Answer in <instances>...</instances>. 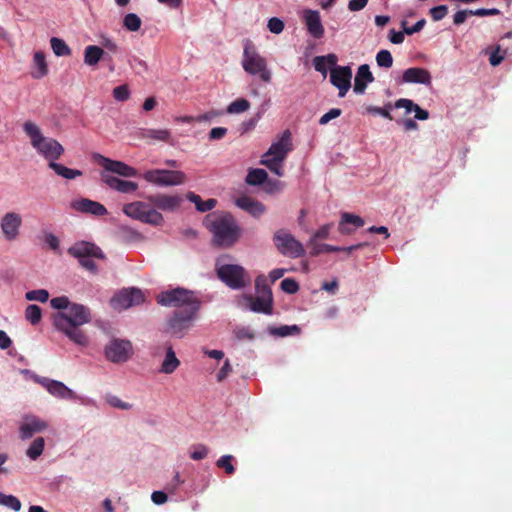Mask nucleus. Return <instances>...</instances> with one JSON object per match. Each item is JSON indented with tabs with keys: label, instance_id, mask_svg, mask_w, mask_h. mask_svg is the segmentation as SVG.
<instances>
[{
	"label": "nucleus",
	"instance_id": "obj_21",
	"mask_svg": "<svg viewBox=\"0 0 512 512\" xmlns=\"http://www.w3.org/2000/svg\"><path fill=\"white\" fill-rule=\"evenodd\" d=\"M243 299L248 305L249 309L253 312L267 315H270L273 312V300L257 295L254 297L250 294L244 295Z\"/></svg>",
	"mask_w": 512,
	"mask_h": 512
},
{
	"label": "nucleus",
	"instance_id": "obj_27",
	"mask_svg": "<svg viewBox=\"0 0 512 512\" xmlns=\"http://www.w3.org/2000/svg\"><path fill=\"white\" fill-rule=\"evenodd\" d=\"M47 424L39 418L33 417L24 422L20 427V436L22 439H29L35 433L44 431Z\"/></svg>",
	"mask_w": 512,
	"mask_h": 512
},
{
	"label": "nucleus",
	"instance_id": "obj_23",
	"mask_svg": "<svg viewBox=\"0 0 512 512\" xmlns=\"http://www.w3.org/2000/svg\"><path fill=\"white\" fill-rule=\"evenodd\" d=\"M402 82L431 85V75L425 68L412 67L403 72Z\"/></svg>",
	"mask_w": 512,
	"mask_h": 512
},
{
	"label": "nucleus",
	"instance_id": "obj_59",
	"mask_svg": "<svg viewBox=\"0 0 512 512\" xmlns=\"http://www.w3.org/2000/svg\"><path fill=\"white\" fill-rule=\"evenodd\" d=\"M331 228L332 224L323 225L314 233L311 239H314V242H316L317 239H326L330 233Z\"/></svg>",
	"mask_w": 512,
	"mask_h": 512
},
{
	"label": "nucleus",
	"instance_id": "obj_5",
	"mask_svg": "<svg viewBox=\"0 0 512 512\" xmlns=\"http://www.w3.org/2000/svg\"><path fill=\"white\" fill-rule=\"evenodd\" d=\"M291 146V133L289 130H285L281 138L277 142L271 144L268 151L262 156L260 163L266 166L277 176H282V162L291 150Z\"/></svg>",
	"mask_w": 512,
	"mask_h": 512
},
{
	"label": "nucleus",
	"instance_id": "obj_12",
	"mask_svg": "<svg viewBox=\"0 0 512 512\" xmlns=\"http://www.w3.org/2000/svg\"><path fill=\"white\" fill-rule=\"evenodd\" d=\"M133 355V346L129 340L112 339L105 346V356L112 363L127 362Z\"/></svg>",
	"mask_w": 512,
	"mask_h": 512
},
{
	"label": "nucleus",
	"instance_id": "obj_19",
	"mask_svg": "<svg viewBox=\"0 0 512 512\" xmlns=\"http://www.w3.org/2000/svg\"><path fill=\"white\" fill-rule=\"evenodd\" d=\"M303 21L308 33L315 39H320L324 35V27L321 22L320 13L317 10L307 9L303 13Z\"/></svg>",
	"mask_w": 512,
	"mask_h": 512
},
{
	"label": "nucleus",
	"instance_id": "obj_53",
	"mask_svg": "<svg viewBox=\"0 0 512 512\" xmlns=\"http://www.w3.org/2000/svg\"><path fill=\"white\" fill-rule=\"evenodd\" d=\"M267 27L270 32L279 34L284 29V22L277 17H272L269 19Z\"/></svg>",
	"mask_w": 512,
	"mask_h": 512
},
{
	"label": "nucleus",
	"instance_id": "obj_10",
	"mask_svg": "<svg viewBox=\"0 0 512 512\" xmlns=\"http://www.w3.org/2000/svg\"><path fill=\"white\" fill-rule=\"evenodd\" d=\"M142 177L148 182L160 187L178 186L186 182V175L179 170L152 169L146 171Z\"/></svg>",
	"mask_w": 512,
	"mask_h": 512
},
{
	"label": "nucleus",
	"instance_id": "obj_14",
	"mask_svg": "<svg viewBox=\"0 0 512 512\" xmlns=\"http://www.w3.org/2000/svg\"><path fill=\"white\" fill-rule=\"evenodd\" d=\"M352 69L350 66L330 68V82L338 88L339 97H344L351 87Z\"/></svg>",
	"mask_w": 512,
	"mask_h": 512
},
{
	"label": "nucleus",
	"instance_id": "obj_9",
	"mask_svg": "<svg viewBox=\"0 0 512 512\" xmlns=\"http://www.w3.org/2000/svg\"><path fill=\"white\" fill-rule=\"evenodd\" d=\"M242 66L251 75L259 74L263 82L269 83L271 81V72L267 69L265 58L259 55L250 44H247L244 48Z\"/></svg>",
	"mask_w": 512,
	"mask_h": 512
},
{
	"label": "nucleus",
	"instance_id": "obj_48",
	"mask_svg": "<svg viewBox=\"0 0 512 512\" xmlns=\"http://www.w3.org/2000/svg\"><path fill=\"white\" fill-rule=\"evenodd\" d=\"M113 97L116 101L124 102L130 97V90L127 84L117 86L113 89Z\"/></svg>",
	"mask_w": 512,
	"mask_h": 512
},
{
	"label": "nucleus",
	"instance_id": "obj_25",
	"mask_svg": "<svg viewBox=\"0 0 512 512\" xmlns=\"http://www.w3.org/2000/svg\"><path fill=\"white\" fill-rule=\"evenodd\" d=\"M235 204L242 210L248 212L253 217H260L266 211L263 203L248 196H242L236 199Z\"/></svg>",
	"mask_w": 512,
	"mask_h": 512
},
{
	"label": "nucleus",
	"instance_id": "obj_55",
	"mask_svg": "<svg viewBox=\"0 0 512 512\" xmlns=\"http://www.w3.org/2000/svg\"><path fill=\"white\" fill-rule=\"evenodd\" d=\"M415 106L416 104L412 100L405 98L398 99L394 104L395 108H404L407 114L411 113Z\"/></svg>",
	"mask_w": 512,
	"mask_h": 512
},
{
	"label": "nucleus",
	"instance_id": "obj_7",
	"mask_svg": "<svg viewBox=\"0 0 512 512\" xmlns=\"http://www.w3.org/2000/svg\"><path fill=\"white\" fill-rule=\"evenodd\" d=\"M123 212L128 217L153 226H160L164 222L163 215L148 201H135L123 206Z\"/></svg>",
	"mask_w": 512,
	"mask_h": 512
},
{
	"label": "nucleus",
	"instance_id": "obj_45",
	"mask_svg": "<svg viewBox=\"0 0 512 512\" xmlns=\"http://www.w3.org/2000/svg\"><path fill=\"white\" fill-rule=\"evenodd\" d=\"M300 332V328L297 325H284L280 327H274L270 329V333L276 336L285 337L293 334H298Z\"/></svg>",
	"mask_w": 512,
	"mask_h": 512
},
{
	"label": "nucleus",
	"instance_id": "obj_42",
	"mask_svg": "<svg viewBox=\"0 0 512 512\" xmlns=\"http://www.w3.org/2000/svg\"><path fill=\"white\" fill-rule=\"evenodd\" d=\"M142 21L140 17L134 13L127 14L123 19V26L132 32H136L140 29Z\"/></svg>",
	"mask_w": 512,
	"mask_h": 512
},
{
	"label": "nucleus",
	"instance_id": "obj_46",
	"mask_svg": "<svg viewBox=\"0 0 512 512\" xmlns=\"http://www.w3.org/2000/svg\"><path fill=\"white\" fill-rule=\"evenodd\" d=\"M376 62L379 67L391 68L393 65L392 54L388 50H380L376 55Z\"/></svg>",
	"mask_w": 512,
	"mask_h": 512
},
{
	"label": "nucleus",
	"instance_id": "obj_16",
	"mask_svg": "<svg viewBox=\"0 0 512 512\" xmlns=\"http://www.w3.org/2000/svg\"><path fill=\"white\" fill-rule=\"evenodd\" d=\"M144 301L141 290L136 288L125 289L116 294L111 302L117 309H127L133 305L140 304Z\"/></svg>",
	"mask_w": 512,
	"mask_h": 512
},
{
	"label": "nucleus",
	"instance_id": "obj_18",
	"mask_svg": "<svg viewBox=\"0 0 512 512\" xmlns=\"http://www.w3.org/2000/svg\"><path fill=\"white\" fill-rule=\"evenodd\" d=\"M147 200L153 207L162 211L173 212L178 209L183 201L180 195L155 194L149 195Z\"/></svg>",
	"mask_w": 512,
	"mask_h": 512
},
{
	"label": "nucleus",
	"instance_id": "obj_32",
	"mask_svg": "<svg viewBox=\"0 0 512 512\" xmlns=\"http://www.w3.org/2000/svg\"><path fill=\"white\" fill-rule=\"evenodd\" d=\"M187 199L194 203L195 206H196V209L199 211V212H207V211H210L212 210L213 208L216 207L217 205V200L214 199V198H210L206 201H203L201 199V197L197 194H195L194 192H188L187 195H186Z\"/></svg>",
	"mask_w": 512,
	"mask_h": 512
},
{
	"label": "nucleus",
	"instance_id": "obj_34",
	"mask_svg": "<svg viewBox=\"0 0 512 512\" xmlns=\"http://www.w3.org/2000/svg\"><path fill=\"white\" fill-rule=\"evenodd\" d=\"M255 290L257 296H263L273 300L272 290L268 284V280L264 275H259L255 279Z\"/></svg>",
	"mask_w": 512,
	"mask_h": 512
},
{
	"label": "nucleus",
	"instance_id": "obj_60",
	"mask_svg": "<svg viewBox=\"0 0 512 512\" xmlns=\"http://www.w3.org/2000/svg\"><path fill=\"white\" fill-rule=\"evenodd\" d=\"M227 131L228 130L225 127L212 128L211 131L209 132V139L212 141L220 140L226 136Z\"/></svg>",
	"mask_w": 512,
	"mask_h": 512
},
{
	"label": "nucleus",
	"instance_id": "obj_28",
	"mask_svg": "<svg viewBox=\"0 0 512 512\" xmlns=\"http://www.w3.org/2000/svg\"><path fill=\"white\" fill-rule=\"evenodd\" d=\"M348 224H352L358 228L364 225V220L358 215L344 212L341 214V220L339 222V232L341 234L348 235L353 232V229L347 226Z\"/></svg>",
	"mask_w": 512,
	"mask_h": 512
},
{
	"label": "nucleus",
	"instance_id": "obj_2",
	"mask_svg": "<svg viewBox=\"0 0 512 512\" xmlns=\"http://www.w3.org/2000/svg\"><path fill=\"white\" fill-rule=\"evenodd\" d=\"M50 305L59 310L53 316V324L56 329L65 334L73 343L87 346L89 337L81 326L91 321L90 309L82 304L71 303L66 296L52 298Z\"/></svg>",
	"mask_w": 512,
	"mask_h": 512
},
{
	"label": "nucleus",
	"instance_id": "obj_17",
	"mask_svg": "<svg viewBox=\"0 0 512 512\" xmlns=\"http://www.w3.org/2000/svg\"><path fill=\"white\" fill-rule=\"evenodd\" d=\"M22 225V217L16 212H7L1 218L0 226L4 238L13 241L19 236Z\"/></svg>",
	"mask_w": 512,
	"mask_h": 512
},
{
	"label": "nucleus",
	"instance_id": "obj_41",
	"mask_svg": "<svg viewBox=\"0 0 512 512\" xmlns=\"http://www.w3.org/2000/svg\"><path fill=\"white\" fill-rule=\"evenodd\" d=\"M25 317L32 325H36L41 320L42 310L38 305L31 304L25 310Z\"/></svg>",
	"mask_w": 512,
	"mask_h": 512
},
{
	"label": "nucleus",
	"instance_id": "obj_24",
	"mask_svg": "<svg viewBox=\"0 0 512 512\" xmlns=\"http://www.w3.org/2000/svg\"><path fill=\"white\" fill-rule=\"evenodd\" d=\"M374 81V76L370 71V67L368 64H362L358 67L355 79L353 90L356 94H363L367 88L369 83Z\"/></svg>",
	"mask_w": 512,
	"mask_h": 512
},
{
	"label": "nucleus",
	"instance_id": "obj_43",
	"mask_svg": "<svg viewBox=\"0 0 512 512\" xmlns=\"http://www.w3.org/2000/svg\"><path fill=\"white\" fill-rule=\"evenodd\" d=\"M233 459L232 455H223L216 461V466L223 469L226 474L232 475L235 472V467L232 464Z\"/></svg>",
	"mask_w": 512,
	"mask_h": 512
},
{
	"label": "nucleus",
	"instance_id": "obj_54",
	"mask_svg": "<svg viewBox=\"0 0 512 512\" xmlns=\"http://www.w3.org/2000/svg\"><path fill=\"white\" fill-rule=\"evenodd\" d=\"M342 114V110L339 108H332L327 113H325L320 119L319 124L320 125H326L331 120L339 117Z\"/></svg>",
	"mask_w": 512,
	"mask_h": 512
},
{
	"label": "nucleus",
	"instance_id": "obj_20",
	"mask_svg": "<svg viewBox=\"0 0 512 512\" xmlns=\"http://www.w3.org/2000/svg\"><path fill=\"white\" fill-rule=\"evenodd\" d=\"M101 179L109 188L120 193H133L138 189V184L136 182L122 180L106 172L101 173Z\"/></svg>",
	"mask_w": 512,
	"mask_h": 512
},
{
	"label": "nucleus",
	"instance_id": "obj_11",
	"mask_svg": "<svg viewBox=\"0 0 512 512\" xmlns=\"http://www.w3.org/2000/svg\"><path fill=\"white\" fill-rule=\"evenodd\" d=\"M273 242L277 250L284 256L299 258L305 255L302 243L284 229L275 232Z\"/></svg>",
	"mask_w": 512,
	"mask_h": 512
},
{
	"label": "nucleus",
	"instance_id": "obj_47",
	"mask_svg": "<svg viewBox=\"0 0 512 512\" xmlns=\"http://www.w3.org/2000/svg\"><path fill=\"white\" fill-rule=\"evenodd\" d=\"M25 297L29 301H39L44 303L49 299V292L45 289L32 290L28 291Z\"/></svg>",
	"mask_w": 512,
	"mask_h": 512
},
{
	"label": "nucleus",
	"instance_id": "obj_63",
	"mask_svg": "<svg viewBox=\"0 0 512 512\" xmlns=\"http://www.w3.org/2000/svg\"><path fill=\"white\" fill-rule=\"evenodd\" d=\"M368 3V0H350L348 3V9L351 12H356L364 9Z\"/></svg>",
	"mask_w": 512,
	"mask_h": 512
},
{
	"label": "nucleus",
	"instance_id": "obj_37",
	"mask_svg": "<svg viewBox=\"0 0 512 512\" xmlns=\"http://www.w3.org/2000/svg\"><path fill=\"white\" fill-rule=\"evenodd\" d=\"M50 43L51 48L56 56H69L71 54V49L64 40L57 37H52Z\"/></svg>",
	"mask_w": 512,
	"mask_h": 512
},
{
	"label": "nucleus",
	"instance_id": "obj_38",
	"mask_svg": "<svg viewBox=\"0 0 512 512\" xmlns=\"http://www.w3.org/2000/svg\"><path fill=\"white\" fill-rule=\"evenodd\" d=\"M249 108L250 102L247 99L238 98L227 106L226 112L228 114H239L247 111Z\"/></svg>",
	"mask_w": 512,
	"mask_h": 512
},
{
	"label": "nucleus",
	"instance_id": "obj_44",
	"mask_svg": "<svg viewBox=\"0 0 512 512\" xmlns=\"http://www.w3.org/2000/svg\"><path fill=\"white\" fill-rule=\"evenodd\" d=\"M209 448L204 444H195L190 448V458L195 461L203 460L207 457Z\"/></svg>",
	"mask_w": 512,
	"mask_h": 512
},
{
	"label": "nucleus",
	"instance_id": "obj_3",
	"mask_svg": "<svg viewBox=\"0 0 512 512\" xmlns=\"http://www.w3.org/2000/svg\"><path fill=\"white\" fill-rule=\"evenodd\" d=\"M204 224L213 236V243L219 247H231L241 236V228L229 212L207 215Z\"/></svg>",
	"mask_w": 512,
	"mask_h": 512
},
{
	"label": "nucleus",
	"instance_id": "obj_50",
	"mask_svg": "<svg viewBox=\"0 0 512 512\" xmlns=\"http://www.w3.org/2000/svg\"><path fill=\"white\" fill-rule=\"evenodd\" d=\"M106 402L114 408H118L121 410H129L132 408V405L127 402H123L120 398L114 395H107Z\"/></svg>",
	"mask_w": 512,
	"mask_h": 512
},
{
	"label": "nucleus",
	"instance_id": "obj_58",
	"mask_svg": "<svg viewBox=\"0 0 512 512\" xmlns=\"http://www.w3.org/2000/svg\"><path fill=\"white\" fill-rule=\"evenodd\" d=\"M313 65L317 72H320L324 77L327 75V63L324 61V57L316 56L313 59Z\"/></svg>",
	"mask_w": 512,
	"mask_h": 512
},
{
	"label": "nucleus",
	"instance_id": "obj_40",
	"mask_svg": "<svg viewBox=\"0 0 512 512\" xmlns=\"http://www.w3.org/2000/svg\"><path fill=\"white\" fill-rule=\"evenodd\" d=\"M0 505L8 507L15 512L20 511L22 505L20 500L13 495H6L0 491Z\"/></svg>",
	"mask_w": 512,
	"mask_h": 512
},
{
	"label": "nucleus",
	"instance_id": "obj_52",
	"mask_svg": "<svg viewBox=\"0 0 512 512\" xmlns=\"http://www.w3.org/2000/svg\"><path fill=\"white\" fill-rule=\"evenodd\" d=\"M448 13V7L446 5H439L430 9V15L433 21L442 20Z\"/></svg>",
	"mask_w": 512,
	"mask_h": 512
},
{
	"label": "nucleus",
	"instance_id": "obj_51",
	"mask_svg": "<svg viewBox=\"0 0 512 512\" xmlns=\"http://www.w3.org/2000/svg\"><path fill=\"white\" fill-rule=\"evenodd\" d=\"M281 289L288 294H295L299 290V285L294 279L285 278L281 282Z\"/></svg>",
	"mask_w": 512,
	"mask_h": 512
},
{
	"label": "nucleus",
	"instance_id": "obj_49",
	"mask_svg": "<svg viewBox=\"0 0 512 512\" xmlns=\"http://www.w3.org/2000/svg\"><path fill=\"white\" fill-rule=\"evenodd\" d=\"M392 109V105L390 103L386 104L384 107H377V106H369L367 108V111L369 113L381 115L382 117L393 120V117L390 113V110Z\"/></svg>",
	"mask_w": 512,
	"mask_h": 512
},
{
	"label": "nucleus",
	"instance_id": "obj_35",
	"mask_svg": "<svg viewBox=\"0 0 512 512\" xmlns=\"http://www.w3.org/2000/svg\"><path fill=\"white\" fill-rule=\"evenodd\" d=\"M268 178V174L264 169L255 168L249 170L247 176H246V183L249 185H261L263 184Z\"/></svg>",
	"mask_w": 512,
	"mask_h": 512
},
{
	"label": "nucleus",
	"instance_id": "obj_57",
	"mask_svg": "<svg viewBox=\"0 0 512 512\" xmlns=\"http://www.w3.org/2000/svg\"><path fill=\"white\" fill-rule=\"evenodd\" d=\"M504 55H505V52L504 53H501V48L500 46L498 45L495 50L491 53L490 57H489V62L492 66H497L499 65L503 59H504Z\"/></svg>",
	"mask_w": 512,
	"mask_h": 512
},
{
	"label": "nucleus",
	"instance_id": "obj_1",
	"mask_svg": "<svg viewBox=\"0 0 512 512\" xmlns=\"http://www.w3.org/2000/svg\"><path fill=\"white\" fill-rule=\"evenodd\" d=\"M157 302L162 306L176 308L168 320V329L177 337H183L192 327L201 307V301L193 291L180 287L161 292Z\"/></svg>",
	"mask_w": 512,
	"mask_h": 512
},
{
	"label": "nucleus",
	"instance_id": "obj_15",
	"mask_svg": "<svg viewBox=\"0 0 512 512\" xmlns=\"http://www.w3.org/2000/svg\"><path fill=\"white\" fill-rule=\"evenodd\" d=\"M36 382L43 386L54 397L65 400H76L78 398L63 382L46 377H38Z\"/></svg>",
	"mask_w": 512,
	"mask_h": 512
},
{
	"label": "nucleus",
	"instance_id": "obj_22",
	"mask_svg": "<svg viewBox=\"0 0 512 512\" xmlns=\"http://www.w3.org/2000/svg\"><path fill=\"white\" fill-rule=\"evenodd\" d=\"M71 206L76 211L95 216H104L108 213L104 205L86 198L72 202Z\"/></svg>",
	"mask_w": 512,
	"mask_h": 512
},
{
	"label": "nucleus",
	"instance_id": "obj_64",
	"mask_svg": "<svg viewBox=\"0 0 512 512\" xmlns=\"http://www.w3.org/2000/svg\"><path fill=\"white\" fill-rule=\"evenodd\" d=\"M152 501L157 505H162L167 502V494L163 491H154L151 495Z\"/></svg>",
	"mask_w": 512,
	"mask_h": 512
},
{
	"label": "nucleus",
	"instance_id": "obj_36",
	"mask_svg": "<svg viewBox=\"0 0 512 512\" xmlns=\"http://www.w3.org/2000/svg\"><path fill=\"white\" fill-rule=\"evenodd\" d=\"M143 138L169 142L171 132L168 129H146L142 134Z\"/></svg>",
	"mask_w": 512,
	"mask_h": 512
},
{
	"label": "nucleus",
	"instance_id": "obj_30",
	"mask_svg": "<svg viewBox=\"0 0 512 512\" xmlns=\"http://www.w3.org/2000/svg\"><path fill=\"white\" fill-rule=\"evenodd\" d=\"M180 365V361L176 357V354L172 348L169 346L166 351L165 358L162 362L160 371L165 374L173 373Z\"/></svg>",
	"mask_w": 512,
	"mask_h": 512
},
{
	"label": "nucleus",
	"instance_id": "obj_6",
	"mask_svg": "<svg viewBox=\"0 0 512 512\" xmlns=\"http://www.w3.org/2000/svg\"><path fill=\"white\" fill-rule=\"evenodd\" d=\"M69 255L78 259L80 265L86 270L96 273L97 265L93 258L104 259L105 255L96 244L86 241L76 242L68 249Z\"/></svg>",
	"mask_w": 512,
	"mask_h": 512
},
{
	"label": "nucleus",
	"instance_id": "obj_13",
	"mask_svg": "<svg viewBox=\"0 0 512 512\" xmlns=\"http://www.w3.org/2000/svg\"><path fill=\"white\" fill-rule=\"evenodd\" d=\"M94 161L101 167L104 168L105 171L115 173L119 176L123 177H135L138 176V171L127 165L122 161L109 159L99 153H95L93 155Z\"/></svg>",
	"mask_w": 512,
	"mask_h": 512
},
{
	"label": "nucleus",
	"instance_id": "obj_56",
	"mask_svg": "<svg viewBox=\"0 0 512 512\" xmlns=\"http://www.w3.org/2000/svg\"><path fill=\"white\" fill-rule=\"evenodd\" d=\"M469 14L479 16V17H484V16L499 15L500 11L496 8H491V9L479 8L477 10H469Z\"/></svg>",
	"mask_w": 512,
	"mask_h": 512
},
{
	"label": "nucleus",
	"instance_id": "obj_61",
	"mask_svg": "<svg viewBox=\"0 0 512 512\" xmlns=\"http://www.w3.org/2000/svg\"><path fill=\"white\" fill-rule=\"evenodd\" d=\"M425 24H426V20L421 19V20L417 21L411 27H404V33H406L407 35H412L414 33H418L424 28Z\"/></svg>",
	"mask_w": 512,
	"mask_h": 512
},
{
	"label": "nucleus",
	"instance_id": "obj_26",
	"mask_svg": "<svg viewBox=\"0 0 512 512\" xmlns=\"http://www.w3.org/2000/svg\"><path fill=\"white\" fill-rule=\"evenodd\" d=\"M309 244L311 245L310 254L312 256H317L323 252L330 253V252H337V251H347L348 253H350L354 250L360 249L367 245L366 243H359V244H355V245H352L349 247H338V246H333V245H329V244H318L317 242H314V239H310Z\"/></svg>",
	"mask_w": 512,
	"mask_h": 512
},
{
	"label": "nucleus",
	"instance_id": "obj_31",
	"mask_svg": "<svg viewBox=\"0 0 512 512\" xmlns=\"http://www.w3.org/2000/svg\"><path fill=\"white\" fill-rule=\"evenodd\" d=\"M48 167L51 168L57 175L68 180L75 179L76 177H79L83 174L81 170L68 168L62 164L57 163L56 161L48 162Z\"/></svg>",
	"mask_w": 512,
	"mask_h": 512
},
{
	"label": "nucleus",
	"instance_id": "obj_33",
	"mask_svg": "<svg viewBox=\"0 0 512 512\" xmlns=\"http://www.w3.org/2000/svg\"><path fill=\"white\" fill-rule=\"evenodd\" d=\"M104 56V50L96 45H89L84 50V63L95 66Z\"/></svg>",
	"mask_w": 512,
	"mask_h": 512
},
{
	"label": "nucleus",
	"instance_id": "obj_8",
	"mask_svg": "<svg viewBox=\"0 0 512 512\" xmlns=\"http://www.w3.org/2000/svg\"><path fill=\"white\" fill-rule=\"evenodd\" d=\"M218 278L231 289H242L250 283V277L246 270L236 264L217 265Z\"/></svg>",
	"mask_w": 512,
	"mask_h": 512
},
{
	"label": "nucleus",
	"instance_id": "obj_29",
	"mask_svg": "<svg viewBox=\"0 0 512 512\" xmlns=\"http://www.w3.org/2000/svg\"><path fill=\"white\" fill-rule=\"evenodd\" d=\"M33 66L35 70L31 72V76L34 79H41L48 74L45 54L42 51L35 52L33 56Z\"/></svg>",
	"mask_w": 512,
	"mask_h": 512
},
{
	"label": "nucleus",
	"instance_id": "obj_39",
	"mask_svg": "<svg viewBox=\"0 0 512 512\" xmlns=\"http://www.w3.org/2000/svg\"><path fill=\"white\" fill-rule=\"evenodd\" d=\"M45 441L44 438L38 437L36 438L30 447L27 449V456L32 459L36 460L43 452L44 450Z\"/></svg>",
	"mask_w": 512,
	"mask_h": 512
},
{
	"label": "nucleus",
	"instance_id": "obj_62",
	"mask_svg": "<svg viewBox=\"0 0 512 512\" xmlns=\"http://www.w3.org/2000/svg\"><path fill=\"white\" fill-rule=\"evenodd\" d=\"M231 372H232V367L230 365L229 360L227 359L217 374V380L219 382L223 381Z\"/></svg>",
	"mask_w": 512,
	"mask_h": 512
},
{
	"label": "nucleus",
	"instance_id": "obj_4",
	"mask_svg": "<svg viewBox=\"0 0 512 512\" xmlns=\"http://www.w3.org/2000/svg\"><path fill=\"white\" fill-rule=\"evenodd\" d=\"M23 130L30 138L33 148L48 162L56 161L64 153L63 146L56 139L43 136L41 129L34 122L26 121Z\"/></svg>",
	"mask_w": 512,
	"mask_h": 512
}]
</instances>
